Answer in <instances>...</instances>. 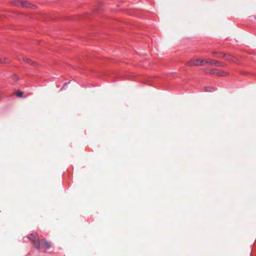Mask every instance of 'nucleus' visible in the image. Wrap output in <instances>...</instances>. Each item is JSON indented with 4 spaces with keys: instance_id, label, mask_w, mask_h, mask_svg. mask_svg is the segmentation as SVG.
<instances>
[{
    "instance_id": "1",
    "label": "nucleus",
    "mask_w": 256,
    "mask_h": 256,
    "mask_svg": "<svg viewBox=\"0 0 256 256\" xmlns=\"http://www.w3.org/2000/svg\"><path fill=\"white\" fill-rule=\"evenodd\" d=\"M28 238L34 247L38 250H40V248L48 250L51 248V243L48 242L44 238L40 240L37 233L28 234Z\"/></svg>"
},
{
    "instance_id": "2",
    "label": "nucleus",
    "mask_w": 256,
    "mask_h": 256,
    "mask_svg": "<svg viewBox=\"0 0 256 256\" xmlns=\"http://www.w3.org/2000/svg\"><path fill=\"white\" fill-rule=\"evenodd\" d=\"M209 64L210 65H215L218 66H224L225 64L215 60H212L210 59H202L198 58L196 60H192L186 63V64L188 66H202L204 64Z\"/></svg>"
},
{
    "instance_id": "3",
    "label": "nucleus",
    "mask_w": 256,
    "mask_h": 256,
    "mask_svg": "<svg viewBox=\"0 0 256 256\" xmlns=\"http://www.w3.org/2000/svg\"><path fill=\"white\" fill-rule=\"evenodd\" d=\"M20 6L24 8H34L36 6L30 3L27 0H21L20 1Z\"/></svg>"
},
{
    "instance_id": "4",
    "label": "nucleus",
    "mask_w": 256,
    "mask_h": 256,
    "mask_svg": "<svg viewBox=\"0 0 256 256\" xmlns=\"http://www.w3.org/2000/svg\"><path fill=\"white\" fill-rule=\"evenodd\" d=\"M211 74H216L218 76H225L227 74V73L224 71H221L217 69L212 70L210 72Z\"/></svg>"
},
{
    "instance_id": "5",
    "label": "nucleus",
    "mask_w": 256,
    "mask_h": 256,
    "mask_svg": "<svg viewBox=\"0 0 256 256\" xmlns=\"http://www.w3.org/2000/svg\"><path fill=\"white\" fill-rule=\"evenodd\" d=\"M222 56L225 57L226 59L228 61H230L231 62H235L234 58L232 56H229V55L226 56V54H223Z\"/></svg>"
},
{
    "instance_id": "6",
    "label": "nucleus",
    "mask_w": 256,
    "mask_h": 256,
    "mask_svg": "<svg viewBox=\"0 0 256 256\" xmlns=\"http://www.w3.org/2000/svg\"><path fill=\"white\" fill-rule=\"evenodd\" d=\"M20 0H14L12 1L11 4L12 6H20Z\"/></svg>"
},
{
    "instance_id": "7",
    "label": "nucleus",
    "mask_w": 256,
    "mask_h": 256,
    "mask_svg": "<svg viewBox=\"0 0 256 256\" xmlns=\"http://www.w3.org/2000/svg\"><path fill=\"white\" fill-rule=\"evenodd\" d=\"M23 60L25 61L26 63L30 64H34V62H33L31 60L26 58H23Z\"/></svg>"
},
{
    "instance_id": "8",
    "label": "nucleus",
    "mask_w": 256,
    "mask_h": 256,
    "mask_svg": "<svg viewBox=\"0 0 256 256\" xmlns=\"http://www.w3.org/2000/svg\"><path fill=\"white\" fill-rule=\"evenodd\" d=\"M16 94L18 97L22 98V97L24 92L18 91V92H16Z\"/></svg>"
},
{
    "instance_id": "9",
    "label": "nucleus",
    "mask_w": 256,
    "mask_h": 256,
    "mask_svg": "<svg viewBox=\"0 0 256 256\" xmlns=\"http://www.w3.org/2000/svg\"><path fill=\"white\" fill-rule=\"evenodd\" d=\"M205 90L206 92H212V88L210 87H205Z\"/></svg>"
},
{
    "instance_id": "10",
    "label": "nucleus",
    "mask_w": 256,
    "mask_h": 256,
    "mask_svg": "<svg viewBox=\"0 0 256 256\" xmlns=\"http://www.w3.org/2000/svg\"><path fill=\"white\" fill-rule=\"evenodd\" d=\"M4 62L2 59L0 58V63Z\"/></svg>"
},
{
    "instance_id": "11",
    "label": "nucleus",
    "mask_w": 256,
    "mask_h": 256,
    "mask_svg": "<svg viewBox=\"0 0 256 256\" xmlns=\"http://www.w3.org/2000/svg\"><path fill=\"white\" fill-rule=\"evenodd\" d=\"M216 52H212V54H216Z\"/></svg>"
}]
</instances>
